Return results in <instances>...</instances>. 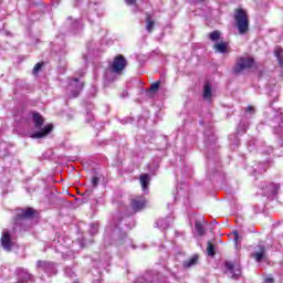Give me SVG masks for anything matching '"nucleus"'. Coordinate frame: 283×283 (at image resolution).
I'll return each mask as SVG.
<instances>
[{
  "label": "nucleus",
  "instance_id": "6",
  "mask_svg": "<svg viewBox=\"0 0 283 283\" xmlns=\"http://www.w3.org/2000/svg\"><path fill=\"white\" fill-rule=\"evenodd\" d=\"M52 129H54V125L48 124L41 130L33 133L31 135V138H34V139L45 138V136H48L52 132Z\"/></svg>",
  "mask_w": 283,
  "mask_h": 283
},
{
  "label": "nucleus",
  "instance_id": "23",
  "mask_svg": "<svg viewBox=\"0 0 283 283\" xmlns=\"http://www.w3.org/2000/svg\"><path fill=\"white\" fill-rule=\"evenodd\" d=\"M233 235H234V244L235 247H238V242H240V233H238V231H234Z\"/></svg>",
  "mask_w": 283,
  "mask_h": 283
},
{
  "label": "nucleus",
  "instance_id": "25",
  "mask_svg": "<svg viewBox=\"0 0 283 283\" xmlns=\"http://www.w3.org/2000/svg\"><path fill=\"white\" fill-rule=\"evenodd\" d=\"M245 112H248L249 114H253L255 112V108L251 105H249L245 109Z\"/></svg>",
  "mask_w": 283,
  "mask_h": 283
},
{
  "label": "nucleus",
  "instance_id": "2",
  "mask_svg": "<svg viewBox=\"0 0 283 283\" xmlns=\"http://www.w3.org/2000/svg\"><path fill=\"white\" fill-rule=\"evenodd\" d=\"M253 65H255V60L253 57L238 56L232 72L235 76H239L244 70H251Z\"/></svg>",
  "mask_w": 283,
  "mask_h": 283
},
{
  "label": "nucleus",
  "instance_id": "11",
  "mask_svg": "<svg viewBox=\"0 0 283 283\" xmlns=\"http://www.w3.org/2000/svg\"><path fill=\"white\" fill-rule=\"evenodd\" d=\"M150 180H151V178L149 177V174H142L139 176V182H140L143 191H147V189L149 188Z\"/></svg>",
  "mask_w": 283,
  "mask_h": 283
},
{
  "label": "nucleus",
  "instance_id": "8",
  "mask_svg": "<svg viewBox=\"0 0 283 283\" xmlns=\"http://www.w3.org/2000/svg\"><path fill=\"white\" fill-rule=\"evenodd\" d=\"M32 117H33V123H34L35 129H41V127H43V125L45 123V118H43V116L36 112L32 113Z\"/></svg>",
  "mask_w": 283,
  "mask_h": 283
},
{
  "label": "nucleus",
  "instance_id": "22",
  "mask_svg": "<svg viewBox=\"0 0 283 283\" xmlns=\"http://www.w3.org/2000/svg\"><path fill=\"white\" fill-rule=\"evenodd\" d=\"M98 182H101V179L98 177H93L91 185L92 187H98Z\"/></svg>",
  "mask_w": 283,
  "mask_h": 283
},
{
  "label": "nucleus",
  "instance_id": "10",
  "mask_svg": "<svg viewBox=\"0 0 283 283\" xmlns=\"http://www.w3.org/2000/svg\"><path fill=\"white\" fill-rule=\"evenodd\" d=\"M154 25H156V21L154 20V15L151 13H146V30L149 34L154 32Z\"/></svg>",
  "mask_w": 283,
  "mask_h": 283
},
{
  "label": "nucleus",
  "instance_id": "29",
  "mask_svg": "<svg viewBox=\"0 0 283 283\" xmlns=\"http://www.w3.org/2000/svg\"><path fill=\"white\" fill-rule=\"evenodd\" d=\"M275 187V190L277 191V189H280V186H274Z\"/></svg>",
  "mask_w": 283,
  "mask_h": 283
},
{
  "label": "nucleus",
  "instance_id": "14",
  "mask_svg": "<svg viewBox=\"0 0 283 283\" xmlns=\"http://www.w3.org/2000/svg\"><path fill=\"white\" fill-rule=\"evenodd\" d=\"M213 96V91L211 90V84L209 82H207L205 85H203V94H202V97L206 99V101H211V97Z\"/></svg>",
  "mask_w": 283,
  "mask_h": 283
},
{
  "label": "nucleus",
  "instance_id": "26",
  "mask_svg": "<svg viewBox=\"0 0 283 283\" xmlns=\"http://www.w3.org/2000/svg\"><path fill=\"white\" fill-rule=\"evenodd\" d=\"M265 283H275V280L273 277H266L264 280Z\"/></svg>",
  "mask_w": 283,
  "mask_h": 283
},
{
  "label": "nucleus",
  "instance_id": "28",
  "mask_svg": "<svg viewBox=\"0 0 283 283\" xmlns=\"http://www.w3.org/2000/svg\"><path fill=\"white\" fill-rule=\"evenodd\" d=\"M73 81H74V83H78V78L77 77H74Z\"/></svg>",
  "mask_w": 283,
  "mask_h": 283
},
{
  "label": "nucleus",
  "instance_id": "12",
  "mask_svg": "<svg viewBox=\"0 0 283 283\" xmlns=\"http://www.w3.org/2000/svg\"><path fill=\"white\" fill-rule=\"evenodd\" d=\"M198 260H200V256L198 254H193L190 259L184 261V269H191V266H196V264H198Z\"/></svg>",
  "mask_w": 283,
  "mask_h": 283
},
{
  "label": "nucleus",
  "instance_id": "3",
  "mask_svg": "<svg viewBox=\"0 0 283 283\" xmlns=\"http://www.w3.org/2000/svg\"><path fill=\"white\" fill-rule=\"evenodd\" d=\"M127 65L128 62L127 59H125V55L117 54L111 63V72H113V74H123V71L125 67H127Z\"/></svg>",
  "mask_w": 283,
  "mask_h": 283
},
{
  "label": "nucleus",
  "instance_id": "19",
  "mask_svg": "<svg viewBox=\"0 0 283 283\" xmlns=\"http://www.w3.org/2000/svg\"><path fill=\"white\" fill-rule=\"evenodd\" d=\"M226 269L230 271V273H234V275H240V270H237V272H233L234 265H233V262L231 261L226 262Z\"/></svg>",
  "mask_w": 283,
  "mask_h": 283
},
{
  "label": "nucleus",
  "instance_id": "5",
  "mask_svg": "<svg viewBox=\"0 0 283 283\" xmlns=\"http://www.w3.org/2000/svg\"><path fill=\"white\" fill-rule=\"evenodd\" d=\"M147 207V199L143 196H137L130 199V208L135 213L143 211Z\"/></svg>",
  "mask_w": 283,
  "mask_h": 283
},
{
  "label": "nucleus",
  "instance_id": "9",
  "mask_svg": "<svg viewBox=\"0 0 283 283\" xmlns=\"http://www.w3.org/2000/svg\"><path fill=\"white\" fill-rule=\"evenodd\" d=\"M266 255V248L264 245H259V251L251 254V258H254L256 262H262Z\"/></svg>",
  "mask_w": 283,
  "mask_h": 283
},
{
  "label": "nucleus",
  "instance_id": "27",
  "mask_svg": "<svg viewBox=\"0 0 283 283\" xmlns=\"http://www.w3.org/2000/svg\"><path fill=\"white\" fill-rule=\"evenodd\" d=\"M206 0H197L198 3H205Z\"/></svg>",
  "mask_w": 283,
  "mask_h": 283
},
{
  "label": "nucleus",
  "instance_id": "4",
  "mask_svg": "<svg viewBox=\"0 0 283 283\" xmlns=\"http://www.w3.org/2000/svg\"><path fill=\"white\" fill-rule=\"evenodd\" d=\"M36 216V210L33 208H25L21 211V213H18L13 218L14 224H19V222H22V220H32Z\"/></svg>",
  "mask_w": 283,
  "mask_h": 283
},
{
  "label": "nucleus",
  "instance_id": "7",
  "mask_svg": "<svg viewBox=\"0 0 283 283\" xmlns=\"http://www.w3.org/2000/svg\"><path fill=\"white\" fill-rule=\"evenodd\" d=\"M1 245L4 251H12V237L10 235V232H4L1 237Z\"/></svg>",
  "mask_w": 283,
  "mask_h": 283
},
{
  "label": "nucleus",
  "instance_id": "30",
  "mask_svg": "<svg viewBox=\"0 0 283 283\" xmlns=\"http://www.w3.org/2000/svg\"><path fill=\"white\" fill-rule=\"evenodd\" d=\"M83 85H84V84H81L80 90H83Z\"/></svg>",
  "mask_w": 283,
  "mask_h": 283
},
{
  "label": "nucleus",
  "instance_id": "20",
  "mask_svg": "<svg viewBox=\"0 0 283 283\" xmlns=\"http://www.w3.org/2000/svg\"><path fill=\"white\" fill-rule=\"evenodd\" d=\"M195 229L199 235H205V228L202 227V223L196 222Z\"/></svg>",
  "mask_w": 283,
  "mask_h": 283
},
{
  "label": "nucleus",
  "instance_id": "18",
  "mask_svg": "<svg viewBox=\"0 0 283 283\" xmlns=\"http://www.w3.org/2000/svg\"><path fill=\"white\" fill-rule=\"evenodd\" d=\"M43 65H45V62H39L33 67V75L36 76L41 70H43Z\"/></svg>",
  "mask_w": 283,
  "mask_h": 283
},
{
  "label": "nucleus",
  "instance_id": "13",
  "mask_svg": "<svg viewBox=\"0 0 283 283\" xmlns=\"http://www.w3.org/2000/svg\"><path fill=\"white\" fill-rule=\"evenodd\" d=\"M274 56L277 60L279 67H281L283 70V49H282V46H280V45L275 46Z\"/></svg>",
  "mask_w": 283,
  "mask_h": 283
},
{
  "label": "nucleus",
  "instance_id": "15",
  "mask_svg": "<svg viewBox=\"0 0 283 283\" xmlns=\"http://www.w3.org/2000/svg\"><path fill=\"white\" fill-rule=\"evenodd\" d=\"M216 52H219L220 54H226V52H229V46L227 45V42L221 41L219 43H216L213 45Z\"/></svg>",
  "mask_w": 283,
  "mask_h": 283
},
{
  "label": "nucleus",
  "instance_id": "1",
  "mask_svg": "<svg viewBox=\"0 0 283 283\" xmlns=\"http://www.w3.org/2000/svg\"><path fill=\"white\" fill-rule=\"evenodd\" d=\"M233 19L239 30V34H247L249 32V13L242 8L234 9Z\"/></svg>",
  "mask_w": 283,
  "mask_h": 283
},
{
  "label": "nucleus",
  "instance_id": "21",
  "mask_svg": "<svg viewBox=\"0 0 283 283\" xmlns=\"http://www.w3.org/2000/svg\"><path fill=\"white\" fill-rule=\"evenodd\" d=\"M160 90V82H154L150 84L149 91L150 92H158Z\"/></svg>",
  "mask_w": 283,
  "mask_h": 283
},
{
  "label": "nucleus",
  "instance_id": "24",
  "mask_svg": "<svg viewBox=\"0 0 283 283\" xmlns=\"http://www.w3.org/2000/svg\"><path fill=\"white\" fill-rule=\"evenodd\" d=\"M138 0H125L126 6H136Z\"/></svg>",
  "mask_w": 283,
  "mask_h": 283
},
{
  "label": "nucleus",
  "instance_id": "17",
  "mask_svg": "<svg viewBox=\"0 0 283 283\" xmlns=\"http://www.w3.org/2000/svg\"><path fill=\"white\" fill-rule=\"evenodd\" d=\"M208 36H209L210 41L217 42V41H220V36H222V33L219 30H216V31L209 33Z\"/></svg>",
  "mask_w": 283,
  "mask_h": 283
},
{
  "label": "nucleus",
  "instance_id": "16",
  "mask_svg": "<svg viewBox=\"0 0 283 283\" xmlns=\"http://www.w3.org/2000/svg\"><path fill=\"white\" fill-rule=\"evenodd\" d=\"M207 254L210 256V258H216V245H213V243L211 241H208L207 242Z\"/></svg>",
  "mask_w": 283,
  "mask_h": 283
}]
</instances>
